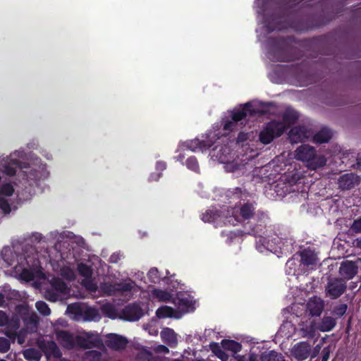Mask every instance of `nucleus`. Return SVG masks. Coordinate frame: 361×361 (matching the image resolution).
<instances>
[{
  "mask_svg": "<svg viewBox=\"0 0 361 361\" xmlns=\"http://www.w3.org/2000/svg\"><path fill=\"white\" fill-rule=\"evenodd\" d=\"M295 39L293 36L274 37L269 39V54L274 61L289 62L302 56L301 51L294 46Z\"/></svg>",
  "mask_w": 361,
  "mask_h": 361,
  "instance_id": "f257e3e1",
  "label": "nucleus"
},
{
  "mask_svg": "<svg viewBox=\"0 0 361 361\" xmlns=\"http://www.w3.org/2000/svg\"><path fill=\"white\" fill-rule=\"evenodd\" d=\"M269 219L268 215L265 212L258 210L257 216L250 222L245 224V228L248 234L259 238L256 246L260 252H263V249L271 250L269 247V243H267V239L263 236L267 231V226Z\"/></svg>",
  "mask_w": 361,
  "mask_h": 361,
  "instance_id": "f03ea898",
  "label": "nucleus"
},
{
  "mask_svg": "<svg viewBox=\"0 0 361 361\" xmlns=\"http://www.w3.org/2000/svg\"><path fill=\"white\" fill-rule=\"evenodd\" d=\"M257 204L255 202H246L240 204L228 211L231 214L226 216L225 224L231 225H236L240 222H250L253 218L257 216V211H256Z\"/></svg>",
  "mask_w": 361,
  "mask_h": 361,
  "instance_id": "7ed1b4c3",
  "label": "nucleus"
},
{
  "mask_svg": "<svg viewBox=\"0 0 361 361\" xmlns=\"http://www.w3.org/2000/svg\"><path fill=\"white\" fill-rule=\"evenodd\" d=\"M295 158L305 162L307 166L312 170L322 167L326 163V158L322 155L318 156L314 147L309 145L299 146L295 151Z\"/></svg>",
  "mask_w": 361,
  "mask_h": 361,
  "instance_id": "20e7f679",
  "label": "nucleus"
},
{
  "mask_svg": "<svg viewBox=\"0 0 361 361\" xmlns=\"http://www.w3.org/2000/svg\"><path fill=\"white\" fill-rule=\"evenodd\" d=\"M258 111L253 108L252 105L247 102L243 105L242 109L233 110L231 111V118L223 121V130L230 133L234 130L238 126V123L242 125L243 121L247 116H253L257 114Z\"/></svg>",
  "mask_w": 361,
  "mask_h": 361,
  "instance_id": "39448f33",
  "label": "nucleus"
},
{
  "mask_svg": "<svg viewBox=\"0 0 361 361\" xmlns=\"http://www.w3.org/2000/svg\"><path fill=\"white\" fill-rule=\"evenodd\" d=\"M286 131V126L280 121L272 120L268 122L259 134V140L264 145L270 144L275 138L280 137Z\"/></svg>",
  "mask_w": 361,
  "mask_h": 361,
  "instance_id": "423d86ee",
  "label": "nucleus"
},
{
  "mask_svg": "<svg viewBox=\"0 0 361 361\" xmlns=\"http://www.w3.org/2000/svg\"><path fill=\"white\" fill-rule=\"evenodd\" d=\"M347 284L345 279L335 277L327 282L325 288L326 295L332 300L341 297L346 290Z\"/></svg>",
  "mask_w": 361,
  "mask_h": 361,
  "instance_id": "0eeeda50",
  "label": "nucleus"
},
{
  "mask_svg": "<svg viewBox=\"0 0 361 361\" xmlns=\"http://www.w3.org/2000/svg\"><path fill=\"white\" fill-rule=\"evenodd\" d=\"M133 288V282H103L100 284L101 290L107 295H114L117 293L130 292Z\"/></svg>",
  "mask_w": 361,
  "mask_h": 361,
  "instance_id": "6e6552de",
  "label": "nucleus"
},
{
  "mask_svg": "<svg viewBox=\"0 0 361 361\" xmlns=\"http://www.w3.org/2000/svg\"><path fill=\"white\" fill-rule=\"evenodd\" d=\"M144 315L140 305L137 302L127 305L121 312V318L126 321H138Z\"/></svg>",
  "mask_w": 361,
  "mask_h": 361,
  "instance_id": "1a4fd4ad",
  "label": "nucleus"
},
{
  "mask_svg": "<svg viewBox=\"0 0 361 361\" xmlns=\"http://www.w3.org/2000/svg\"><path fill=\"white\" fill-rule=\"evenodd\" d=\"M358 273V265L356 262L345 260L341 262L339 268V274L345 282L353 279Z\"/></svg>",
  "mask_w": 361,
  "mask_h": 361,
  "instance_id": "9d476101",
  "label": "nucleus"
},
{
  "mask_svg": "<svg viewBox=\"0 0 361 361\" xmlns=\"http://www.w3.org/2000/svg\"><path fill=\"white\" fill-rule=\"evenodd\" d=\"M360 177L353 173H345L338 180V188L342 190H350L360 183Z\"/></svg>",
  "mask_w": 361,
  "mask_h": 361,
  "instance_id": "9b49d317",
  "label": "nucleus"
},
{
  "mask_svg": "<svg viewBox=\"0 0 361 361\" xmlns=\"http://www.w3.org/2000/svg\"><path fill=\"white\" fill-rule=\"evenodd\" d=\"M56 338L66 349L71 350L75 347V338L73 334L66 330L56 331Z\"/></svg>",
  "mask_w": 361,
  "mask_h": 361,
  "instance_id": "f8f14e48",
  "label": "nucleus"
},
{
  "mask_svg": "<svg viewBox=\"0 0 361 361\" xmlns=\"http://www.w3.org/2000/svg\"><path fill=\"white\" fill-rule=\"evenodd\" d=\"M128 342L127 338L122 336L116 334H109L107 335L106 344L112 350H120L126 348Z\"/></svg>",
  "mask_w": 361,
  "mask_h": 361,
  "instance_id": "ddd939ff",
  "label": "nucleus"
},
{
  "mask_svg": "<svg viewBox=\"0 0 361 361\" xmlns=\"http://www.w3.org/2000/svg\"><path fill=\"white\" fill-rule=\"evenodd\" d=\"M311 345L307 342L295 344L292 350L293 356L298 361L306 360L310 355Z\"/></svg>",
  "mask_w": 361,
  "mask_h": 361,
  "instance_id": "4468645a",
  "label": "nucleus"
},
{
  "mask_svg": "<svg viewBox=\"0 0 361 361\" xmlns=\"http://www.w3.org/2000/svg\"><path fill=\"white\" fill-rule=\"evenodd\" d=\"M307 309L312 317H319L324 310V302L316 296L312 298L307 304Z\"/></svg>",
  "mask_w": 361,
  "mask_h": 361,
  "instance_id": "2eb2a0df",
  "label": "nucleus"
},
{
  "mask_svg": "<svg viewBox=\"0 0 361 361\" xmlns=\"http://www.w3.org/2000/svg\"><path fill=\"white\" fill-rule=\"evenodd\" d=\"M300 262L305 266L316 265L318 261L317 254L310 247L303 249L299 252Z\"/></svg>",
  "mask_w": 361,
  "mask_h": 361,
  "instance_id": "dca6fc26",
  "label": "nucleus"
},
{
  "mask_svg": "<svg viewBox=\"0 0 361 361\" xmlns=\"http://www.w3.org/2000/svg\"><path fill=\"white\" fill-rule=\"evenodd\" d=\"M213 145V142L210 140H200L195 138L187 142V147L192 151L200 149L201 151L209 149Z\"/></svg>",
  "mask_w": 361,
  "mask_h": 361,
  "instance_id": "f3484780",
  "label": "nucleus"
},
{
  "mask_svg": "<svg viewBox=\"0 0 361 361\" xmlns=\"http://www.w3.org/2000/svg\"><path fill=\"white\" fill-rule=\"evenodd\" d=\"M27 164L19 160H13L11 164H5L3 166V172L8 176H13L16 175L17 169L27 168Z\"/></svg>",
  "mask_w": 361,
  "mask_h": 361,
  "instance_id": "a211bd4d",
  "label": "nucleus"
},
{
  "mask_svg": "<svg viewBox=\"0 0 361 361\" xmlns=\"http://www.w3.org/2000/svg\"><path fill=\"white\" fill-rule=\"evenodd\" d=\"M332 132L328 128H322L313 137L314 142L317 144H322L328 142L332 137Z\"/></svg>",
  "mask_w": 361,
  "mask_h": 361,
  "instance_id": "6ab92c4d",
  "label": "nucleus"
},
{
  "mask_svg": "<svg viewBox=\"0 0 361 361\" xmlns=\"http://www.w3.org/2000/svg\"><path fill=\"white\" fill-rule=\"evenodd\" d=\"M175 303L178 308L183 312H188L190 309L193 308V302L189 297L178 295L176 299Z\"/></svg>",
  "mask_w": 361,
  "mask_h": 361,
  "instance_id": "aec40b11",
  "label": "nucleus"
},
{
  "mask_svg": "<svg viewBox=\"0 0 361 361\" xmlns=\"http://www.w3.org/2000/svg\"><path fill=\"white\" fill-rule=\"evenodd\" d=\"M299 118L298 114L293 110H286L282 116V123L286 126V130L295 124Z\"/></svg>",
  "mask_w": 361,
  "mask_h": 361,
  "instance_id": "412c9836",
  "label": "nucleus"
},
{
  "mask_svg": "<svg viewBox=\"0 0 361 361\" xmlns=\"http://www.w3.org/2000/svg\"><path fill=\"white\" fill-rule=\"evenodd\" d=\"M336 322L334 318L329 316L324 317L318 324V329L326 332L331 331L336 326Z\"/></svg>",
  "mask_w": 361,
  "mask_h": 361,
  "instance_id": "4be33fe9",
  "label": "nucleus"
},
{
  "mask_svg": "<svg viewBox=\"0 0 361 361\" xmlns=\"http://www.w3.org/2000/svg\"><path fill=\"white\" fill-rule=\"evenodd\" d=\"M40 348L45 353L53 355L56 357H59L61 355V353L56 343L53 341L42 343L40 345Z\"/></svg>",
  "mask_w": 361,
  "mask_h": 361,
  "instance_id": "5701e85b",
  "label": "nucleus"
},
{
  "mask_svg": "<svg viewBox=\"0 0 361 361\" xmlns=\"http://www.w3.org/2000/svg\"><path fill=\"white\" fill-rule=\"evenodd\" d=\"M221 346L224 350H230L234 353L240 352L242 349V345L233 340H222Z\"/></svg>",
  "mask_w": 361,
  "mask_h": 361,
  "instance_id": "b1692460",
  "label": "nucleus"
},
{
  "mask_svg": "<svg viewBox=\"0 0 361 361\" xmlns=\"http://www.w3.org/2000/svg\"><path fill=\"white\" fill-rule=\"evenodd\" d=\"M161 338L171 345L177 342L176 334L175 331L170 328H165L161 331Z\"/></svg>",
  "mask_w": 361,
  "mask_h": 361,
  "instance_id": "393cba45",
  "label": "nucleus"
},
{
  "mask_svg": "<svg viewBox=\"0 0 361 361\" xmlns=\"http://www.w3.org/2000/svg\"><path fill=\"white\" fill-rule=\"evenodd\" d=\"M261 361H286L284 357L281 353L274 350H270L268 353H264L261 355Z\"/></svg>",
  "mask_w": 361,
  "mask_h": 361,
  "instance_id": "a878e982",
  "label": "nucleus"
},
{
  "mask_svg": "<svg viewBox=\"0 0 361 361\" xmlns=\"http://www.w3.org/2000/svg\"><path fill=\"white\" fill-rule=\"evenodd\" d=\"M23 356L28 361H39L41 354L37 349L31 348L24 350Z\"/></svg>",
  "mask_w": 361,
  "mask_h": 361,
  "instance_id": "bb28decb",
  "label": "nucleus"
},
{
  "mask_svg": "<svg viewBox=\"0 0 361 361\" xmlns=\"http://www.w3.org/2000/svg\"><path fill=\"white\" fill-rule=\"evenodd\" d=\"M83 349H90L95 346L93 341H90L88 338H85L81 336H77L75 338V343Z\"/></svg>",
  "mask_w": 361,
  "mask_h": 361,
  "instance_id": "cd10ccee",
  "label": "nucleus"
},
{
  "mask_svg": "<svg viewBox=\"0 0 361 361\" xmlns=\"http://www.w3.org/2000/svg\"><path fill=\"white\" fill-rule=\"evenodd\" d=\"M51 286L55 290L61 293H66L68 290L66 283L59 278L54 279L52 281Z\"/></svg>",
  "mask_w": 361,
  "mask_h": 361,
  "instance_id": "c85d7f7f",
  "label": "nucleus"
},
{
  "mask_svg": "<svg viewBox=\"0 0 361 361\" xmlns=\"http://www.w3.org/2000/svg\"><path fill=\"white\" fill-rule=\"evenodd\" d=\"M210 348L212 351L222 361H226L228 359L227 354L221 348L217 343H212Z\"/></svg>",
  "mask_w": 361,
  "mask_h": 361,
  "instance_id": "c756f323",
  "label": "nucleus"
},
{
  "mask_svg": "<svg viewBox=\"0 0 361 361\" xmlns=\"http://www.w3.org/2000/svg\"><path fill=\"white\" fill-rule=\"evenodd\" d=\"M219 216L217 210H207L204 213L202 214V220L204 222H214L217 218Z\"/></svg>",
  "mask_w": 361,
  "mask_h": 361,
  "instance_id": "7c9ffc66",
  "label": "nucleus"
},
{
  "mask_svg": "<svg viewBox=\"0 0 361 361\" xmlns=\"http://www.w3.org/2000/svg\"><path fill=\"white\" fill-rule=\"evenodd\" d=\"M348 310V305L345 303H340L335 305L332 310V314L337 318H340L345 314Z\"/></svg>",
  "mask_w": 361,
  "mask_h": 361,
  "instance_id": "2f4dec72",
  "label": "nucleus"
},
{
  "mask_svg": "<svg viewBox=\"0 0 361 361\" xmlns=\"http://www.w3.org/2000/svg\"><path fill=\"white\" fill-rule=\"evenodd\" d=\"M173 309L168 306H162L157 309L156 315L158 318L171 317L173 314Z\"/></svg>",
  "mask_w": 361,
  "mask_h": 361,
  "instance_id": "473e14b6",
  "label": "nucleus"
},
{
  "mask_svg": "<svg viewBox=\"0 0 361 361\" xmlns=\"http://www.w3.org/2000/svg\"><path fill=\"white\" fill-rule=\"evenodd\" d=\"M305 132L304 126L294 127L290 130V137L291 139H294V137H296V139H301L305 137Z\"/></svg>",
  "mask_w": 361,
  "mask_h": 361,
  "instance_id": "72a5a7b5",
  "label": "nucleus"
},
{
  "mask_svg": "<svg viewBox=\"0 0 361 361\" xmlns=\"http://www.w3.org/2000/svg\"><path fill=\"white\" fill-rule=\"evenodd\" d=\"M187 168L195 172H198L200 170L199 164L195 157H190L185 161Z\"/></svg>",
  "mask_w": 361,
  "mask_h": 361,
  "instance_id": "f704fd0d",
  "label": "nucleus"
},
{
  "mask_svg": "<svg viewBox=\"0 0 361 361\" xmlns=\"http://www.w3.org/2000/svg\"><path fill=\"white\" fill-rule=\"evenodd\" d=\"M35 307L37 311L44 316L49 315L51 313V310L48 305L44 301H37L35 303Z\"/></svg>",
  "mask_w": 361,
  "mask_h": 361,
  "instance_id": "c9c22d12",
  "label": "nucleus"
},
{
  "mask_svg": "<svg viewBox=\"0 0 361 361\" xmlns=\"http://www.w3.org/2000/svg\"><path fill=\"white\" fill-rule=\"evenodd\" d=\"M78 271L80 275L84 277H89L92 273L91 268L84 263H80L78 265Z\"/></svg>",
  "mask_w": 361,
  "mask_h": 361,
  "instance_id": "e433bc0d",
  "label": "nucleus"
},
{
  "mask_svg": "<svg viewBox=\"0 0 361 361\" xmlns=\"http://www.w3.org/2000/svg\"><path fill=\"white\" fill-rule=\"evenodd\" d=\"M14 188L11 183H4L0 186V194L5 196H11Z\"/></svg>",
  "mask_w": 361,
  "mask_h": 361,
  "instance_id": "4c0bfd02",
  "label": "nucleus"
},
{
  "mask_svg": "<svg viewBox=\"0 0 361 361\" xmlns=\"http://www.w3.org/2000/svg\"><path fill=\"white\" fill-rule=\"evenodd\" d=\"M148 278L152 283H157L160 280L159 271L157 268H151L147 274Z\"/></svg>",
  "mask_w": 361,
  "mask_h": 361,
  "instance_id": "58836bf2",
  "label": "nucleus"
},
{
  "mask_svg": "<svg viewBox=\"0 0 361 361\" xmlns=\"http://www.w3.org/2000/svg\"><path fill=\"white\" fill-rule=\"evenodd\" d=\"M0 209L4 214H9L11 212V205L8 200L4 197H0Z\"/></svg>",
  "mask_w": 361,
  "mask_h": 361,
  "instance_id": "ea45409f",
  "label": "nucleus"
},
{
  "mask_svg": "<svg viewBox=\"0 0 361 361\" xmlns=\"http://www.w3.org/2000/svg\"><path fill=\"white\" fill-rule=\"evenodd\" d=\"M10 345L9 340L0 337V353H6L10 349Z\"/></svg>",
  "mask_w": 361,
  "mask_h": 361,
  "instance_id": "a19ab883",
  "label": "nucleus"
},
{
  "mask_svg": "<svg viewBox=\"0 0 361 361\" xmlns=\"http://www.w3.org/2000/svg\"><path fill=\"white\" fill-rule=\"evenodd\" d=\"M67 311L74 314H81V307L78 303H72L68 305Z\"/></svg>",
  "mask_w": 361,
  "mask_h": 361,
  "instance_id": "79ce46f5",
  "label": "nucleus"
},
{
  "mask_svg": "<svg viewBox=\"0 0 361 361\" xmlns=\"http://www.w3.org/2000/svg\"><path fill=\"white\" fill-rule=\"evenodd\" d=\"M154 295L157 298L163 301H166L170 298V294L168 292L161 290H155Z\"/></svg>",
  "mask_w": 361,
  "mask_h": 361,
  "instance_id": "37998d69",
  "label": "nucleus"
},
{
  "mask_svg": "<svg viewBox=\"0 0 361 361\" xmlns=\"http://www.w3.org/2000/svg\"><path fill=\"white\" fill-rule=\"evenodd\" d=\"M350 229L355 233H361V216L353 221Z\"/></svg>",
  "mask_w": 361,
  "mask_h": 361,
  "instance_id": "c03bdc74",
  "label": "nucleus"
},
{
  "mask_svg": "<svg viewBox=\"0 0 361 361\" xmlns=\"http://www.w3.org/2000/svg\"><path fill=\"white\" fill-rule=\"evenodd\" d=\"M241 194H242V189L240 188L237 187L232 190H228L226 195L228 197H233L236 196L237 198H240Z\"/></svg>",
  "mask_w": 361,
  "mask_h": 361,
  "instance_id": "a18cd8bd",
  "label": "nucleus"
},
{
  "mask_svg": "<svg viewBox=\"0 0 361 361\" xmlns=\"http://www.w3.org/2000/svg\"><path fill=\"white\" fill-rule=\"evenodd\" d=\"M46 298L49 301L55 302L58 300L59 295L54 290H47L46 291Z\"/></svg>",
  "mask_w": 361,
  "mask_h": 361,
  "instance_id": "49530a36",
  "label": "nucleus"
},
{
  "mask_svg": "<svg viewBox=\"0 0 361 361\" xmlns=\"http://www.w3.org/2000/svg\"><path fill=\"white\" fill-rule=\"evenodd\" d=\"M248 139V133L245 132H240L237 137V142L240 143L246 141Z\"/></svg>",
  "mask_w": 361,
  "mask_h": 361,
  "instance_id": "de8ad7c7",
  "label": "nucleus"
},
{
  "mask_svg": "<svg viewBox=\"0 0 361 361\" xmlns=\"http://www.w3.org/2000/svg\"><path fill=\"white\" fill-rule=\"evenodd\" d=\"M25 336H26V334L25 332H23L22 331H19L17 334V340H18V343L19 344H23L25 343Z\"/></svg>",
  "mask_w": 361,
  "mask_h": 361,
  "instance_id": "09e8293b",
  "label": "nucleus"
},
{
  "mask_svg": "<svg viewBox=\"0 0 361 361\" xmlns=\"http://www.w3.org/2000/svg\"><path fill=\"white\" fill-rule=\"evenodd\" d=\"M8 322V317L5 312L0 310V326H4Z\"/></svg>",
  "mask_w": 361,
  "mask_h": 361,
  "instance_id": "8fccbe9b",
  "label": "nucleus"
},
{
  "mask_svg": "<svg viewBox=\"0 0 361 361\" xmlns=\"http://www.w3.org/2000/svg\"><path fill=\"white\" fill-rule=\"evenodd\" d=\"M156 168L158 171H164L166 168V164L164 161H157Z\"/></svg>",
  "mask_w": 361,
  "mask_h": 361,
  "instance_id": "3c124183",
  "label": "nucleus"
},
{
  "mask_svg": "<svg viewBox=\"0 0 361 361\" xmlns=\"http://www.w3.org/2000/svg\"><path fill=\"white\" fill-rule=\"evenodd\" d=\"M97 314V310L94 309H89L86 311L85 315L93 318Z\"/></svg>",
  "mask_w": 361,
  "mask_h": 361,
  "instance_id": "603ef678",
  "label": "nucleus"
},
{
  "mask_svg": "<svg viewBox=\"0 0 361 361\" xmlns=\"http://www.w3.org/2000/svg\"><path fill=\"white\" fill-rule=\"evenodd\" d=\"M329 350H326V349H324L322 352L321 361H328L329 358Z\"/></svg>",
  "mask_w": 361,
  "mask_h": 361,
  "instance_id": "864d4df0",
  "label": "nucleus"
},
{
  "mask_svg": "<svg viewBox=\"0 0 361 361\" xmlns=\"http://www.w3.org/2000/svg\"><path fill=\"white\" fill-rule=\"evenodd\" d=\"M161 177V173H156V174H152L149 177V180H158L159 178Z\"/></svg>",
  "mask_w": 361,
  "mask_h": 361,
  "instance_id": "5fc2aeb1",
  "label": "nucleus"
},
{
  "mask_svg": "<svg viewBox=\"0 0 361 361\" xmlns=\"http://www.w3.org/2000/svg\"><path fill=\"white\" fill-rule=\"evenodd\" d=\"M104 309L106 310V312L109 314V317H110L111 318H113V317L110 315V314H111V312H114V308L112 306H108V307H106Z\"/></svg>",
  "mask_w": 361,
  "mask_h": 361,
  "instance_id": "6e6d98bb",
  "label": "nucleus"
},
{
  "mask_svg": "<svg viewBox=\"0 0 361 361\" xmlns=\"http://www.w3.org/2000/svg\"><path fill=\"white\" fill-rule=\"evenodd\" d=\"M235 359L237 360V361H247L246 357L245 356L240 355H238L235 357Z\"/></svg>",
  "mask_w": 361,
  "mask_h": 361,
  "instance_id": "4d7b16f0",
  "label": "nucleus"
},
{
  "mask_svg": "<svg viewBox=\"0 0 361 361\" xmlns=\"http://www.w3.org/2000/svg\"><path fill=\"white\" fill-rule=\"evenodd\" d=\"M109 261L111 263H116L117 262V257L116 255H112L110 257Z\"/></svg>",
  "mask_w": 361,
  "mask_h": 361,
  "instance_id": "13d9d810",
  "label": "nucleus"
},
{
  "mask_svg": "<svg viewBox=\"0 0 361 361\" xmlns=\"http://www.w3.org/2000/svg\"><path fill=\"white\" fill-rule=\"evenodd\" d=\"M159 348H160L161 350L164 353H168L169 351V348L165 345H159Z\"/></svg>",
  "mask_w": 361,
  "mask_h": 361,
  "instance_id": "bf43d9fd",
  "label": "nucleus"
},
{
  "mask_svg": "<svg viewBox=\"0 0 361 361\" xmlns=\"http://www.w3.org/2000/svg\"><path fill=\"white\" fill-rule=\"evenodd\" d=\"M23 274L25 275L27 277H29L30 279H31V274L28 271L23 270Z\"/></svg>",
  "mask_w": 361,
  "mask_h": 361,
  "instance_id": "052dcab7",
  "label": "nucleus"
},
{
  "mask_svg": "<svg viewBox=\"0 0 361 361\" xmlns=\"http://www.w3.org/2000/svg\"><path fill=\"white\" fill-rule=\"evenodd\" d=\"M357 169L361 170V157L357 159Z\"/></svg>",
  "mask_w": 361,
  "mask_h": 361,
  "instance_id": "680f3d73",
  "label": "nucleus"
},
{
  "mask_svg": "<svg viewBox=\"0 0 361 361\" xmlns=\"http://www.w3.org/2000/svg\"><path fill=\"white\" fill-rule=\"evenodd\" d=\"M4 302V296L0 293V306Z\"/></svg>",
  "mask_w": 361,
  "mask_h": 361,
  "instance_id": "e2e57ef3",
  "label": "nucleus"
},
{
  "mask_svg": "<svg viewBox=\"0 0 361 361\" xmlns=\"http://www.w3.org/2000/svg\"><path fill=\"white\" fill-rule=\"evenodd\" d=\"M145 355L147 357V361H149V357L152 356V353L148 352Z\"/></svg>",
  "mask_w": 361,
  "mask_h": 361,
  "instance_id": "0e129e2a",
  "label": "nucleus"
},
{
  "mask_svg": "<svg viewBox=\"0 0 361 361\" xmlns=\"http://www.w3.org/2000/svg\"><path fill=\"white\" fill-rule=\"evenodd\" d=\"M250 361H255V358L253 357V355H251L250 356Z\"/></svg>",
  "mask_w": 361,
  "mask_h": 361,
  "instance_id": "69168bd1",
  "label": "nucleus"
},
{
  "mask_svg": "<svg viewBox=\"0 0 361 361\" xmlns=\"http://www.w3.org/2000/svg\"><path fill=\"white\" fill-rule=\"evenodd\" d=\"M142 356H143V355H142V354L139 355L137 357V360L141 359L142 357Z\"/></svg>",
  "mask_w": 361,
  "mask_h": 361,
  "instance_id": "338daca9",
  "label": "nucleus"
},
{
  "mask_svg": "<svg viewBox=\"0 0 361 361\" xmlns=\"http://www.w3.org/2000/svg\"><path fill=\"white\" fill-rule=\"evenodd\" d=\"M291 262H292V259H289V260L288 261L287 264H288V263H291Z\"/></svg>",
  "mask_w": 361,
  "mask_h": 361,
  "instance_id": "774afa93",
  "label": "nucleus"
}]
</instances>
